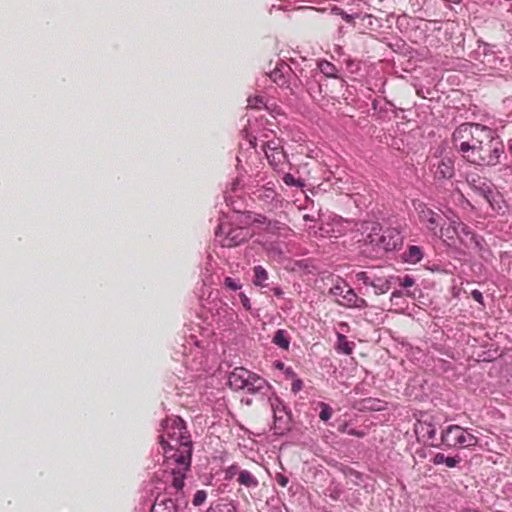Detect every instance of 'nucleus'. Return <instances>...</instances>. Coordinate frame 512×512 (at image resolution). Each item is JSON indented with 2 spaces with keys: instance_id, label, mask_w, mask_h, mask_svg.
Masks as SVG:
<instances>
[{
  "instance_id": "393cba45",
  "label": "nucleus",
  "mask_w": 512,
  "mask_h": 512,
  "mask_svg": "<svg viewBox=\"0 0 512 512\" xmlns=\"http://www.w3.org/2000/svg\"><path fill=\"white\" fill-rule=\"evenodd\" d=\"M318 406L321 408L319 418L324 422L330 420L333 415V409L325 402H319Z\"/></svg>"
},
{
  "instance_id": "cd10ccee",
  "label": "nucleus",
  "mask_w": 512,
  "mask_h": 512,
  "mask_svg": "<svg viewBox=\"0 0 512 512\" xmlns=\"http://www.w3.org/2000/svg\"><path fill=\"white\" fill-rule=\"evenodd\" d=\"M282 224L276 220H268L267 225L263 228L264 231L275 234L281 230Z\"/></svg>"
},
{
  "instance_id": "72a5a7b5",
  "label": "nucleus",
  "mask_w": 512,
  "mask_h": 512,
  "mask_svg": "<svg viewBox=\"0 0 512 512\" xmlns=\"http://www.w3.org/2000/svg\"><path fill=\"white\" fill-rule=\"evenodd\" d=\"M447 456H445L443 453H436L432 459L433 464L440 465L445 464Z\"/></svg>"
},
{
  "instance_id": "412c9836",
  "label": "nucleus",
  "mask_w": 512,
  "mask_h": 512,
  "mask_svg": "<svg viewBox=\"0 0 512 512\" xmlns=\"http://www.w3.org/2000/svg\"><path fill=\"white\" fill-rule=\"evenodd\" d=\"M254 280L253 283L256 286L266 287L268 280V273L262 266H255L254 269Z\"/></svg>"
},
{
  "instance_id": "f03ea898",
  "label": "nucleus",
  "mask_w": 512,
  "mask_h": 512,
  "mask_svg": "<svg viewBox=\"0 0 512 512\" xmlns=\"http://www.w3.org/2000/svg\"><path fill=\"white\" fill-rule=\"evenodd\" d=\"M162 430L159 442L167 463H184L185 469L189 468L193 449L185 422L177 416L167 418L162 422Z\"/></svg>"
},
{
  "instance_id": "c9c22d12",
  "label": "nucleus",
  "mask_w": 512,
  "mask_h": 512,
  "mask_svg": "<svg viewBox=\"0 0 512 512\" xmlns=\"http://www.w3.org/2000/svg\"><path fill=\"white\" fill-rule=\"evenodd\" d=\"M303 388V382L301 379H295L293 382H292V386H291V390L294 392V393H297L299 392L300 390H302Z\"/></svg>"
},
{
  "instance_id": "c03bdc74",
  "label": "nucleus",
  "mask_w": 512,
  "mask_h": 512,
  "mask_svg": "<svg viewBox=\"0 0 512 512\" xmlns=\"http://www.w3.org/2000/svg\"><path fill=\"white\" fill-rule=\"evenodd\" d=\"M508 150H509L510 154L512 155V139H510L508 141Z\"/></svg>"
},
{
  "instance_id": "f8f14e48",
  "label": "nucleus",
  "mask_w": 512,
  "mask_h": 512,
  "mask_svg": "<svg viewBox=\"0 0 512 512\" xmlns=\"http://www.w3.org/2000/svg\"><path fill=\"white\" fill-rule=\"evenodd\" d=\"M436 179H450L454 175V161L451 158H442L433 165Z\"/></svg>"
},
{
  "instance_id": "de8ad7c7",
  "label": "nucleus",
  "mask_w": 512,
  "mask_h": 512,
  "mask_svg": "<svg viewBox=\"0 0 512 512\" xmlns=\"http://www.w3.org/2000/svg\"><path fill=\"white\" fill-rule=\"evenodd\" d=\"M286 373H287V375H290V374L292 375V374H294V372L292 371V369H291V368H287V369H286Z\"/></svg>"
},
{
  "instance_id": "79ce46f5",
  "label": "nucleus",
  "mask_w": 512,
  "mask_h": 512,
  "mask_svg": "<svg viewBox=\"0 0 512 512\" xmlns=\"http://www.w3.org/2000/svg\"><path fill=\"white\" fill-rule=\"evenodd\" d=\"M288 483V480L287 478H285L284 476H280L279 479H278V484L282 487H285Z\"/></svg>"
},
{
  "instance_id": "4c0bfd02",
  "label": "nucleus",
  "mask_w": 512,
  "mask_h": 512,
  "mask_svg": "<svg viewBox=\"0 0 512 512\" xmlns=\"http://www.w3.org/2000/svg\"><path fill=\"white\" fill-rule=\"evenodd\" d=\"M472 298L480 304H483V295L479 290H473L471 292Z\"/></svg>"
},
{
  "instance_id": "9d476101",
  "label": "nucleus",
  "mask_w": 512,
  "mask_h": 512,
  "mask_svg": "<svg viewBox=\"0 0 512 512\" xmlns=\"http://www.w3.org/2000/svg\"><path fill=\"white\" fill-rule=\"evenodd\" d=\"M250 372L248 369L244 367H236L233 369L232 372H230L228 377V384L229 386L238 391V390H244L247 386V381L250 377Z\"/></svg>"
},
{
  "instance_id": "473e14b6",
  "label": "nucleus",
  "mask_w": 512,
  "mask_h": 512,
  "mask_svg": "<svg viewBox=\"0 0 512 512\" xmlns=\"http://www.w3.org/2000/svg\"><path fill=\"white\" fill-rule=\"evenodd\" d=\"M461 462V458L459 456L449 457L447 456L445 465L449 468L456 467Z\"/></svg>"
},
{
  "instance_id": "58836bf2",
  "label": "nucleus",
  "mask_w": 512,
  "mask_h": 512,
  "mask_svg": "<svg viewBox=\"0 0 512 512\" xmlns=\"http://www.w3.org/2000/svg\"><path fill=\"white\" fill-rule=\"evenodd\" d=\"M414 285V279L410 276H405L401 282V286L403 287H411Z\"/></svg>"
},
{
  "instance_id": "37998d69",
  "label": "nucleus",
  "mask_w": 512,
  "mask_h": 512,
  "mask_svg": "<svg viewBox=\"0 0 512 512\" xmlns=\"http://www.w3.org/2000/svg\"><path fill=\"white\" fill-rule=\"evenodd\" d=\"M401 296V292L400 291H394L391 295L392 298L394 297H400Z\"/></svg>"
},
{
  "instance_id": "a19ab883",
  "label": "nucleus",
  "mask_w": 512,
  "mask_h": 512,
  "mask_svg": "<svg viewBox=\"0 0 512 512\" xmlns=\"http://www.w3.org/2000/svg\"><path fill=\"white\" fill-rule=\"evenodd\" d=\"M248 102H249L248 106L252 107V108H260V105H258V103L261 104V105L263 104L262 99H257V98H256V101H255V104H252V100L251 99H249Z\"/></svg>"
},
{
  "instance_id": "5701e85b",
  "label": "nucleus",
  "mask_w": 512,
  "mask_h": 512,
  "mask_svg": "<svg viewBox=\"0 0 512 512\" xmlns=\"http://www.w3.org/2000/svg\"><path fill=\"white\" fill-rule=\"evenodd\" d=\"M338 350L346 355H350L353 352V343L349 342L343 334H338Z\"/></svg>"
},
{
  "instance_id": "c85d7f7f",
  "label": "nucleus",
  "mask_w": 512,
  "mask_h": 512,
  "mask_svg": "<svg viewBox=\"0 0 512 512\" xmlns=\"http://www.w3.org/2000/svg\"><path fill=\"white\" fill-rule=\"evenodd\" d=\"M250 223L252 225H256L257 227L261 228L263 230V228L267 225L268 223V219L266 216L264 215H261V214H257L255 215L251 220H250Z\"/></svg>"
},
{
  "instance_id": "2eb2a0df",
  "label": "nucleus",
  "mask_w": 512,
  "mask_h": 512,
  "mask_svg": "<svg viewBox=\"0 0 512 512\" xmlns=\"http://www.w3.org/2000/svg\"><path fill=\"white\" fill-rule=\"evenodd\" d=\"M331 293L334 296L342 297L343 301L340 302L341 305L347 307V299L349 294L355 295L354 289L349 287L345 282L337 283L331 288Z\"/></svg>"
},
{
  "instance_id": "ddd939ff",
  "label": "nucleus",
  "mask_w": 512,
  "mask_h": 512,
  "mask_svg": "<svg viewBox=\"0 0 512 512\" xmlns=\"http://www.w3.org/2000/svg\"><path fill=\"white\" fill-rule=\"evenodd\" d=\"M263 150L270 164L275 167L285 161L286 156L282 148H270V144H264Z\"/></svg>"
},
{
  "instance_id": "6e6552de",
  "label": "nucleus",
  "mask_w": 512,
  "mask_h": 512,
  "mask_svg": "<svg viewBox=\"0 0 512 512\" xmlns=\"http://www.w3.org/2000/svg\"><path fill=\"white\" fill-rule=\"evenodd\" d=\"M420 223L433 235L438 233L439 227L443 221L441 215L433 211L424 203H418L415 206Z\"/></svg>"
},
{
  "instance_id": "0eeeda50",
  "label": "nucleus",
  "mask_w": 512,
  "mask_h": 512,
  "mask_svg": "<svg viewBox=\"0 0 512 512\" xmlns=\"http://www.w3.org/2000/svg\"><path fill=\"white\" fill-rule=\"evenodd\" d=\"M269 403L273 412L274 431L277 434H284L290 429L291 416L279 397H269Z\"/></svg>"
},
{
  "instance_id": "20e7f679",
  "label": "nucleus",
  "mask_w": 512,
  "mask_h": 512,
  "mask_svg": "<svg viewBox=\"0 0 512 512\" xmlns=\"http://www.w3.org/2000/svg\"><path fill=\"white\" fill-rule=\"evenodd\" d=\"M447 220V223H441L435 237L442 239L448 245H454L456 239H459L461 242H465L468 238L470 240L473 239L470 228L461 222L458 216L452 215L447 217Z\"/></svg>"
},
{
  "instance_id": "e433bc0d",
  "label": "nucleus",
  "mask_w": 512,
  "mask_h": 512,
  "mask_svg": "<svg viewBox=\"0 0 512 512\" xmlns=\"http://www.w3.org/2000/svg\"><path fill=\"white\" fill-rule=\"evenodd\" d=\"M239 297L243 307L249 310L251 308L250 299L244 293H240Z\"/></svg>"
},
{
  "instance_id": "7c9ffc66",
  "label": "nucleus",
  "mask_w": 512,
  "mask_h": 512,
  "mask_svg": "<svg viewBox=\"0 0 512 512\" xmlns=\"http://www.w3.org/2000/svg\"><path fill=\"white\" fill-rule=\"evenodd\" d=\"M355 277L358 281H361L363 284L371 286V282L373 279L368 275L367 272H365V271L358 272L355 275Z\"/></svg>"
},
{
  "instance_id": "9b49d317",
  "label": "nucleus",
  "mask_w": 512,
  "mask_h": 512,
  "mask_svg": "<svg viewBox=\"0 0 512 512\" xmlns=\"http://www.w3.org/2000/svg\"><path fill=\"white\" fill-rule=\"evenodd\" d=\"M270 388L271 387L266 379L251 371L250 377L247 381V386L244 390L251 394H265L268 390H270Z\"/></svg>"
},
{
  "instance_id": "f704fd0d",
  "label": "nucleus",
  "mask_w": 512,
  "mask_h": 512,
  "mask_svg": "<svg viewBox=\"0 0 512 512\" xmlns=\"http://www.w3.org/2000/svg\"><path fill=\"white\" fill-rule=\"evenodd\" d=\"M283 181L286 185H289V186H297L298 185V181H296L295 178L291 174L284 175Z\"/></svg>"
},
{
  "instance_id": "ea45409f",
  "label": "nucleus",
  "mask_w": 512,
  "mask_h": 512,
  "mask_svg": "<svg viewBox=\"0 0 512 512\" xmlns=\"http://www.w3.org/2000/svg\"><path fill=\"white\" fill-rule=\"evenodd\" d=\"M347 433L349 435H352V436H355V437H358V438H362L365 436V433L363 431H359V430H356V429H350L347 431Z\"/></svg>"
},
{
  "instance_id": "a18cd8bd",
  "label": "nucleus",
  "mask_w": 512,
  "mask_h": 512,
  "mask_svg": "<svg viewBox=\"0 0 512 512\" xmlns=\"http://www.w3.org/2000/svg\"><path fill=\"white\" fill-rule=\"evenodd\" d=\"M284 366H285V365H284V363H282V362H278V363L276 364V367H277L278 369H281V370L284 368Z\"/></svg>"
},
{
  "instance_id": "2f4dec72",
  "label": "nucleus",
  "mask_w": 512,
  "mask_h": 512,
  "mask_svg": "<svg viewBox=\"0 0 512 512\" xmlns=\"http://www.w3.org/2000/svg\"><path fill=\"white\" fill-rule=\"evenodd\" d=\"M224 284L227 288L233 291L239 290L241 288V285L231 277H226Z\"/></svg>"
},
{
  "instance_id": "a878e982",
  "label": "nucleus",
  "mask_w": 512,
  "mask_h": 512,
  "mask_svg": "<svg viewBox=\"0 0 512 512\" xmlns=\"http://www.w3.org/2000/svg\"><path fill=\"white\" fill-rule=\"evenodd\" d=\"M270 79L276 83L278 86H284L286 84V79L283 72L276 68L269 74Z\"/></svg>"
},
{
  "instance_id": "6ab92c4d",
  "label": "nucleus",
  "mask_w": 512,
  "mask_h": 512,
  "mask_svg": "<svg viewBox=\"0 0 512 512\" xmlns=\"http://www.w3.org/2000/svg\"><path fill=\"white\" fill-rule=\"evenodd\" d=\"M423 258V251L419 246L411 245L405 253V261L411 264L418 263Z\"/></svg>"
},
{
  "instance_id": "f3484780",
  "label": "nucleus",
  "mask_w": 512,
  "mask_h": 512,
  "mask_svg": "<svg viewBox=\"0 0 512 512\" xmlns=\"http://www.w3.org/2000/svg\"><path fill=\"white\" fill-rule=\"evenodd\" d=\"M290 340L291 338L286 330L278 329L272 338V343L287 351L290 347Z\"/></svg>"
},
{
  "instance_id": "49530a36",
  "label": "nucleus",
  "mask_w": 512,
  "mask_h": 512,
  "mask_svg": "<svg viewBox=\"0 0 512 512\" xmlns=\"http://www.w3.org/2000/svg\"><path fill=\"white\" fill-rule=\"evenodd\" d=\"M265 144H270V148H279L278 146L275 145V143L273 141L266 142Z\"/></svg>"
},
{
  "instance_id": "39448f33",
  "label": "nucleus",
  "mask_w": 512,
  "mask_h": 512,
  "mask_svg": "<svg viewBox=\"0 0 512 512\" xmlns=\"http://www.w3.org/2000/svg\"><path fill=\"white\" fill-rule=\"evenodd\" d=\"M442 443L449 448H471L478 444V438L459 425H449L441 432Z\"/></svg>"
},
{
  "instance_id": "7ed1b4c3",
  "label": "nucleus",
  "mask_w": 512,
  "mask_h": 512,
  "mask_svg": "<svg viewBox=\"0 0 512 512\" xmlns=\"http://www.w3.org/2000/svg\"><path fill=\"white\" fill-rule=\"evenodd\" d=\"M465 180L476 199H481L488 204L494 215H504L507 204L502 194L495 190L493 183L475 172L465 175ZM477 202V200H475Z\"/></svg>"
},
{
  "instance_id": "423d86ee",
  "label": "nucleus",
  "mask_w": 512,
  "mask_h": 512,
  "mask_svg": "<svg viewBox=\"0 0 512 512\" xmlns=\"http://www.w3.org/2000/svg\"><path fill=\"white\" fill-rule=\"evenodd\" d=\"M215 234L221 245L229 248L241 245L252 237L248 228L239 226H229L225 229L224 225H219Z\"/></svg>"
},
{
  "instance_id": "aec40b11",
  "label": "nucleus",
  "mask_w": 512,
  "mask_h": 512,
  "mask_svg": "<svg viewBox=\"0 0 512 512\" xmlns=\"http://www.w3.org/2000/svg\"><path fill=\"white\" fill-rule=\"evenodd\" d=\"M371 286L375 290V294L380 295L389 291L391 288L390 281L383 277L373 278Z\"/></svg>"
},
{
  "instance_id": "a211bd4d",
  "label": "nucleus",
  "mask_w": 512,
  "mask_h": 512,
  "mask_svg": "<svg viewBox=\"0 0 512 512\" xmlns=\"http://www.w3.org/2000/svg\"><path fill=\"white\" fill-rule=\"evenodd\" d=\"M151 512H177V506L172 499L156 500Z\"/></svg>"
},
{
  "instance_id": "1a4fd4ad",
  "label": "nucleus",
  "mask_w": 512,
  "mask_h": 512,
  "mask_svg": "<svg viewBox=\"0 0 512 512\" xmlns=\"http://www.w3.org/2000/svg\"><path fill=\"white\" fill-rule=\"evenodd\" d=\"M403 238L396 228H387L377 240V245L384 251H393L402 245Z\"/></svg>"
},
{
  "instance_id": "4468645a",
  "label": "nucleus",
  "mask_w": 512,
  "mask_h": 512,
  "mask_svg": "<svg viewBox=\"0 0 512 512\" xmlns=\"http://www.w3.org/2000/svg\"><path fill=\"white\" fill-rule=\"evenodd\" d=\"M177 465L176 468H173L172 469V486L177 490H182V488L184 487V480H185V477H186V472L190 469L187 468L185 469V464L184 463H175Z\"/></svg>"
},
{
  "instance_id": "b1692460",
  "label": "nucleus",
  "mask_w": 512,
  "mask_h": 512,
  "mask_svg": "<svg viewBox=\"0 0 512 512\" xmlns=\"http://www.w3.org/2000/svg\"><path fill=\"white\" fill-rule=\"evenodd\" d=\"M318 67H319L320 71L327 77H335L336 76L337 69H336L335 65H333L332 63H330L328 61H321V62H319Z\"/></svg>"
},
{
  "instance_id": "f257e3e1",
  "label": "nucleus",
  "mask_w": 512,
  "mask_h": 512,
  "mask_svg": "<svg viewBox=\"0 0 512 512\" xmlns=\"http://www.w3.org/2000/svg\"><path fill=\"white\" fill-rule=\"evenodd\" d=\"M452 143L463 160L477 166H496L504 154L501 138L481 124H461L452 134Z\"/></svg>"
},
{
  "instance_id": "bb28decb",
  "label": "nucleus",
  "mask_w": 512,
  "mask_h": 512,
  "mask_svg": "<svg viewBox=\"0 0 512 512\" xmlns=\"http://www.w3.org/2000/svg\"><path fill=\"white\" fill-rule=\"evenodd\" d=\"M240 468L237 464H233L225 469V480H232L236 475L239 476Z\"/></svg>"
},
{
  "instance_id": "c756f323",
  "label": "nucleus",
  "mask_w": 512,
  "mask_h": 512,
  "mask_svg": "<svg viewBox=\"0 0 512 512\" xmlns=\"http://www.w3.org/2000/svg\"><path fill=\"white\" fill-rule=\"evenodd\" d=\"M206 498H207L206 491L198 490L194 495L192 503L194 506H200L205 502Z\"/></svg>"
},
{
  "instance_id": "dca6fc26",
  "label": "nucleus",
  "mask_w": 512,
  "mask_h": 512,
  "mask_svg": "<svg viewBox=\"0 0 512 512\" xmlns=\"http://www.w3.org/2000/svg\"><path fill=\"white\" fill-rule=\"evenodd\" d=\"M237 481L240 485L245 486L246 488H256L259 485V481L257 477L248 470H241L239 472V476Z\"/></svg>"
},
{
  "instance_id": "4be33fe9",
  "label": "nucleus",
  "mask_w": 512,
  "mask_h": 512,
  "mask_svg": "<svg viewBox=\"0 0 512 512\" xmlns=\"http://www.w3.org/2000/svg\"><path fill=\"white\" fill-rule=\"evenodd\" d=\"M347 307L364 309L368 307V303L364 298L359 297L356 293L355 295L350 293L347 299Z\"/></svg>"
}]
</instances>
